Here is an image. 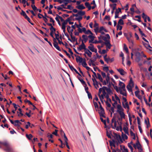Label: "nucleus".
<instances>
[{
  "instance_id": "nucleus-54",
  "label": "nucleus",
  "mask_w": 152,
  "mask_h": 152,
  "mask_svg": "<svg viewBox=\"0 0 152 152\" xmlns=\"http://www.w3.org/2000/svg\"><path fill=\"white\" fill-rule=\"evenodd\" d=\"M61 28L63 30V31L64 33H65V29H66V25L62 24Z\"/></svg>"
},
{
  "instance_id": "nucleus-18",
  "label": "nucleus",
  "mask_w": 152,
  "mask_h": 152,
  "mask_svg": "<svg viewBox=\"0 0 152 152\" xmlns=\"http://www.w3.org/2000/svg\"><path fill=\"white\" fill-rule=\"evenodd\" d=\"M120 92L121 94L123 95L126 96L127 95V94L126 93V91L125 90V89L124 88V89H122V90L120 89Z\"/></svg>"
},
{
  "instance_id": "nucleus-44",
  "label": "nucleus",
  "mask_w": 152,
  "mask_h": 152,
  "mask_svg": "<svg viewBox=\"0 0 152 152\" xmlns=\"http://www.w3.org/2000/svg\"><path fill=\"white\" fill-rule=\"evenodd\" d=\"M18 110L20 111V112L19 114H18V116L20 117L23 116V115L22 113L21 109L20 108H19Z\"/></svg>"
},
{
  "instance_id": "nucleus-39",
  "label": "nucleus",
  "mask_w": 152,
  "mask_h": 152,
  "mask_svg": "<svg viewBox=\"0 0 152 152\" xmlns=\"http://www.w3.org/2000/svg\"><path fill=\"white\" fill-rule=\"evenodd\" d=\"M85 34H93V33L89 29L87 31L86 30V32L85 33Z\"/></svg>"
},
{
  "instance_id": "nucleus-8",
  "label": "nucleus",
  "mask_w": 152,
  "mask_h": 152,
  "mask_svg": "<svg viewBox=\"0 0 152 152\" xmlns=\"http://www.w3.org/2000/svg\"><path fill=\"white\" fill-rule=\"evenodd\" d=\"M53 46H54L59 51H61V49L58 46V44L57 42L56 41V40H53Z\"/></svg>"
},
{
  "instance_id": "nucleus-24",
  "label": "nucleus",
  "mask_w": 152,
  "mask_h": 152,
  "mask_svg": "<svg viewBox=\"0 0 152 152\" xmlns=\"http://www.w3.org/2000/svg\"><path fill=\"white\" fill-rule=\"evenodd\" d=\"M119 85L120 86V87L122 88V89H124L125 88V85L121 81H120Z\"/></svg>"
},
{
  "instance_id": "nucleus-35",
  "label": "nucleus",
  "mask_w": 152,
  "mask_h": 152,
  "mask_svg": "<svg viewBox=\"0 0 152 152\" xmlns=\"http://www.w3.org/2000/svg\"><path fill=\"white\" fill-rule=\"evenodd\" d=\"M82 37L83 39V41H84L85 42H86L88 39V37H87L86 35H83L82 36Z\"/></svg>"
},
{
  "instance_id": "nucleus-61",
  "label": "nucleus",
  "mask_w": 152,
  "mask_h": 152,
  "mask_svg": "<svg viewBox=\"0 0 152 152\" xmlns=\"http://www.w3.org/2000/svg\"><path fill=\"white\" fill-rule=\"evenodd\" d=\"M61 5L60 6H58V7H57V9H58V10H61L62 11H65V10H64L63 9V7H61Z\"/></svg>"
},
{
  "instance_id": "nucleus-12",
  "label": "nucleus",
  "mask_w": 152,
  "mask_h": 152,
  "mask_svg": "<svg viewBox=\"0 0 152 152\" xmlns=\"http://www.w3.org/2000/svg\"><path fill=\"white\" fill-rule=\"evenodd\" d=\"M110 7H112V10L111 11V14H113L114 13V10L116 9V4H110Z\"/></svg>"
},
{
  "instance_id": "nucleus-30",
  "label": "nucleus",
  "mask_w": 152,
  "mask_h": 152,
  "mask_svg": "<svg viewBox=\"0 0 152 152\" xmlns=\"http://www.w3.org/2000/svg\"><path fill=\"white\" fill-rule=\"evenodd\" d=\"M118 114L120 115V116L121 118V119H123V118L125 119V115L124 114V111L121 112V113H119Z\"/></svg>"
},
{
  "instance_id": "nucleus-52",
  "label": "nucleus",
  "mask_w": 152,
  "mask_h": 152,
  "mask_svg": "<svg viewBox=\"0 0 152 152\" xmlns=\"http://www.w3.org/2000/svg\"><path fill=\"white\" fill-rule=\"evenodd\" d=\"M20 14L21 15H23V16H24L25 18L26 16H27V15H26V13H25V12L23 10H22V12Z\"/></svg>"
},
{
  "instance_id": "nucleus-4",
  "label": "nucleus",
  "mask_w": 152,
  "mask_h": 152,
  "mask_svg": "<svg viewBox=\"0 0 152 152\" xmlns=\"http://www.w3.org/2000/svg\"><path fill=\"white\" fill-rule=\"evenodd\" d=\"M86 46L83 42V41H82L81 44L79 45L78 48H77V50H78L80 51L84 49L85 51V50L86 49Z\"/></svg>"
},
{
  "instance_id": "nucleus-57",
  "label": "nucleus",
  "mask_w": 152,
  "mask_h": 152,
  "mask_svg": "<svg viewBox=\"0 0 152 152\" xmlns=\"http://www.w3.org/2000/svg\"><path fill=\"white\" fill-rule=\"evenodd\" d=\"M31 7L35 11L37 10V7L35 6L34 4H32L31 5Z\"/></svg>"
},
{
  "instance_id": "nucleus-19",
  "label": "nucleus",
  "mask_w": 152,
  "mask_h": 152,
  "mask_svg": "<svg viewBox=\"0 0 152 152\" xmlns=\"http://www.w3.org/2000/svg\"><path fill=\"white\" fill-rule=\"evenodd\" d=\"M122 105L123 107L124 108H127L128 110H129V107L127 102H122Z\"/></svg>"
},
{
  "instance_id": "nucleus-59",
  "label": "nucleus",
  "mask_w": 152,
  "mask_h": 152,
  "mask_svg": "<svg viewBox=\"0 0 152 152\" xmlns=\"http://www.w3.org/2000/svg\"><path fill=\"white\" fill-rule=\"evenodd\" d=\"M142 18L143 19H147L148 16H147L146 15H145L144 12H143L142 15Z\"/></svg>"
},
{
  "instance_id": "nucleus-34",
  "label": "nucleus",
  "mask_w": 152,
  "mask_h": 152,
  "mask_svg": "<svg viewBox=\"0 0 152 152\" xmlns=\"http://www.w3.org/2000/svg\"><path fill=\"white\" fill-rule=\"evenodd\" d=\"M98 95L99 96V97L100 100L101 102L102 103H103V99H104V97L105 96L102 94H101V95H100V94H98Z\"/></svg>"
},
{
  "instance_id": "nucleus-10",
  "label": "nucleus",
  "mask_w": 152,
  "mask_h": 152,
  "mask_svg": "<svg viewBox=\"0 0 152 152\" xmlns=\"http://www.w3.org/2000/svg\"><path fill=\"white\" fill-rule=\"evenodd\" d=\"M117 112L119 113L124 111V110L120 104H118L117 106Z\"/></svg>"
},
{
  "instance_id": "nucleus-45",
  "label": "nucleus",
  "mask_w": 152,
  "mask_h": 152,
  "mask_svg": "<svg viewBox=\"0 0 152 152\" xmlns=\"http://www.w3.org/2000/svg\"><path fill=\"white\" fill-rule=\"evenodd\" d=\"M58 15H58V14H56V18H55V19L57 21L58 24H59V25L60 26L61 25V24H60V21L59 20V17L58 16Z\"/></svg>"
},
{
  "instance_id": "nucleus-15",
  "label": "nucleus",
  "mask_w": 152,
  "mask_h": 152,
  "mask_svg": "<svg viewBox=\"0 0 152 152\" xmlns=\"http://www.w3.org/2000/svg\"><path fill=\"white\" fill-rule=\"evenodd\" d=\"M88 37L90 39L89 40V42L92 43L94 40L95 37L93 35V34H91L89 35Z\"/></svg>"
},
{
  "instance_id": "nucleus-51",
  "label": "nucleus",
  "mask_w": 152,
  "mask_h": 152,
  "mask_svg": "<svg viewBox=\"0 0 152 152\" xmlns=\"http://www.w3.org/2000/svg\"><path fill=\"white\" fill-rule=\"evenodd\" d=\"M81 32H80L79 31H78L80 33H82L83 32L84 33L86 30V29L85 27H83L82 28H81Z\"/></svg>"
},
{
  "instance_id": "nucleus-13",
  "label": "nucleus",
  "mask_w": 152,
  "mask_h": 152,
  "mask_svg": "<svg viewBox=\"0 0 152 152\" xmlns=\"http://www.w3.org/2000/svg\"><path fill=\"white\" fill-rule=\"evenodd\" d=\"M117 70L120 73V74L122 75H124L126 74V73L125 72L124 69H117Z\"/></svg>"
},
{
  "instance_id": "nucleus-7",
  "label": "nucleus",
  "mask_w": 152,
  "mask_h": 152,
  "mask_svg": "<svg viewBox=\"0 0 152 152\" xmlns=\"http://www.w3.org/2000/svg\"><path fill=\"white\" fill-rule=\"evenodd\" d=\"M92 80L93 82V84L95 86V88L97 89L98 88H99V83L98 81L96 80V79L94 77V78H92Z\"/></svg>"
},
{
  "instance_id": "nucleus-55",
  "label": "nucleus",
  "mask_w": 152,
  "mask_h": 152,
  "mask_svg": "<svg viewBox=\"0 0 152 152\" xmlns=\"http://www.w3.org/2000/svg\"><path fill=\"white\" fill-rule=\"evenodd\" d=\"M30 23L31 25H33V24L31 22V20L30 18L28 16H27L25 18Z\"/></svg>"
},
{
  "instance_id": "nucleus-33",
  "label": "nucleus",
  "mask_w": 152,
  "mask_h": 152,
  "mask_svg": "<svg viewBox=\"0 0 152 152\" xmlns=\"http://www.w3.org/2000/svg\"><path fill=\"white\" fill-rule=\"evenodd\" d=\"M78 79L80 81V82H81L82 84L83 85H85V86H86V84L85 82L80 77H78Z\"/></svg>"
},
{
  "instance_id": "nucleus-20",
  "label": "nucleus",
  "mask_w": 152,
  "mask_h": 152,
  "mask_svg": "<svg viewBox=\"0 0 152 152\" xmlns=\"http://www.w3.org/2000/svg\"><path fill=\"white\" fill-rule=\"evenodd\" d=\"M111 121L112 124L114 123V127L115 128H116L117 127V122L115 118L114 117L112 119Z\"/></svg>"
},
{
  "instance_id": "nucleus-56",
  "label": "nucleus",
  "mask_w": 152,
  "mask_h": 152,
  "mask_svg": "<svg viewBox=\"0 0 152 152\" xmlns=\"http://www.w3.org/2000/svg\"><path fill=\"white\" fill-rule=\"evenodd\" d=\"M50 30L51 32H55L56 31V29L53 27V26L50 27Z\"/></svg>"
},
{
  "instance_id": "nucleus-42",
  "label": "nucleus",
  "mask_w": 152,
  "mask_h": 152,
  "mask_svg": "<svg viewBox=\"0 0 152 152\" xmlns=\"http://www.w3.org/2000/svg\"><path fill=\"white\" fill-rule=\"evenodd\" d=\"M78 13L79 15L80 16H83L85 14V12L84 11H79L78 12Z\"/></svg>"
},
{
  "instance_id": "nucleus-22",
  "label": "nucleus",
  "mask_w": 152,
  "mask_h": 152,
  "mask_svg": "<svg viewBox=\"0 0 152 152\" xmlns=\"http://www.w3.org/2000/svg\"><path fill=\"white\" fill-rule=\"evenodd\" d=\"M76 8L79 10L84 9L85 8V7L83 4H80L76 6Z\"/></svg>"
},
{
  "instance_id": "nucleus-25",
  "label": "nucleus",
  "mask_w": 152,
  "mask_h": 152,
  "mask_svg": "<svg viewBox=\"0 0 152 152\" xmlns=\"http://www.w3.org/2000/svg\"><path fill=\"white\" fill-rule=\"evenodd\" d=\"M105 88V89L106 90H107V88L106 86H104L102 88H100L99 89V93L98 94H100L101 92L103 91V90H104Z\"/></svg>"
},
{
  "instance_id": "nucleus-23",
  "label": "nucleus",
  "mask_w": 152,
  "mask_h": 152,
  "mask_svg": "<svg viewBox=\"0 0 152 152\" xmlns=\"http://www.w3.org/2000/svg\"><path fill=\"white\" fill-rule=\"evenodd\" d=\"M95 60H92L91 59H90V61L91 63L92 64V65L94 66V70L95 71H96V70L95 69V67H94V66H95V64L94 63L95 61V60Z\"/></svg>"
},
{
  "instance_id": "nucleus-27",
  "label": "nucleus",
  "mask_w": 152,
  "mask_h": 152,
  "mask_svg": "<svg viewBox=\"0 0 152 152\" xmlns=\"http://www.w3.org/2000/svg\"><path fill=\"white\" fill-rule=\"evenodd\" d=\"M107 73V77H106V80L107 83L110 82V74L108 72Z\"/></svg>"
},
{
  "instance_id": "nucleus-41",
  "label": "nucleus",
  "mask_w": 152,
  "mask_h": 152,
  "mask_svg": "<svg viewBox=\"0 0 152 152\" xmlns=\"http://www.w3.org/2000/svg\"><path fill=\"white\" fill-rule=\"evenodd\" d=\"M69 18H68L66 20H64L62 23V24L66 25L68 23V21H69Z\"/></svg>"
},
{
  "instance_id": "nucleus-49",
  "label": "nucleus",
  "mask_w": 152,
  "mask_h": 152,
  "mask_svg": "<svg viewBox=\"0 0 152 152\" xmlns=\"http://www.w3.org/2000/svg\"><path fill=\"white\" fill-rule=\"evenodd\" d=\"M135 18H138V19L135 20H136L140 22H141V20H140L141 19V17H140V16L136 15L135 16Z\"/></svg>"
},
{
  "instance_id": "nucleus-37",
  "label": "nucleus",
  "mask_w": 152,
  "mask_h": 152,
  "mask_svg": "<svg viewBox=\"0 0 152 152\" xmlns=\"http://www.w3.org/2000/svg\"><path fill=\"white\" fill-rule=\"evenodd\" d=\"M76 27L78 28V31L81 32V28H80L82 27L81 24L80 23L79 25L76 24Z\"/></svg>"
},
{
  "instance_id": "nucleus-2",
  "label": "nucleus",
  "mask_w": 152,
  "mask_h": 152,
  "mask_svg": "<svg viewBox=\"0 0 152 152\" xmlns=\"http://www.w3.org/2000/svg\"><path fill=\"white\" fill-rule=\"evenodd\" d=\"M134 86V82L132 80V77L130 79V81L128 85L127 86L126 88L130 92H132V88Z\"/></svg>"
},
{
  "instance_id": "nucleus-47",
  "label": "nucleus",
  "mask_w": 152,
  "mask_h": 152,
  "mask_svg": "<svg viewBox=\"0 0 152 152\" xmlns=\"http://www.w3.org/2000/svg\"><path fill=\"white\" fill-rule=\"evenodd\" d=\"M26 137L29 140H31V138L33 137L32 135L31 134H30L29 135L26 134Z\"/></svg>"
},
{
  "instance_id": "nucleus-28",
  "label": "nucleus",
  "mask_w": 152,
  "mask_h": 152,
  "mask_svg": "<svg viewBox=\"0 0 152 152\" xmlns=\"http://www.w3.org/2000/svg\"><path fill=\"white\" fill-rule=\"evenodd\" d=\"M98 79L101 81V82H103V79L102 78L100 74L99 73H97V76L96 77Z\"/></svg>"
},
{
  "instance_id": "nucleus-32",
  "label": "nucleus",
  "mask_w": 152,
  "mask_h": 152,
  "mask_svg": "<svg viewBox=\"0 0 152 152\" xmlns=\"http://www.w3.org/2000/svg\"><path fill=\"white\" fill-rule=\"evenodd\" d=\"M61 133H63L64 134V140L65 141V144L68 143L67 141L68 140V139L67 137L66 136V135H65V133L62 130L61 131Z\"/></svg>"
},
{
  "instance_id": "nucleus-63",
  "label": "nucleus",
  "mask_w": 152,
  "mask_h": 152,
  "mask_svg": "<svg viewBox=\"0 0 152 152\" xmlns=\"http://www.w3.org/2000/svg\"><path fill=\"white\" fill-rule=\"evenodd\" d=\"M124 50L127 53H128V49L127 47H126V45L125 44H124Z\"/></svg>"
},
{
  "instance_id": "nucleus-26",
  "label": "nucleus",
  "mask_w": 152,
  "mask_h": 152,
  "mask_svg": "<svg viewBox=\"0 0 152 152\" xmlns=\"http://www.w3.org/2000/svg\"><path fill=\"white\" fill-rule=\"evenodd\" d=\"M107 55H105L104 56V61L107 63L110 62V58L109 57H107Z\"/></svg>"
},
{
  "instance_id": "nucleus-21",
  "label": "nucleus",
  "mask_w": 152,
  "mask_h": 152,
  "mask_svg": "<svg viewBox=\"0 0 152 152\" xmlns=\"http://www.w3.org/2000/svg\"><path fill=\"white\" fill-rule=\"evenodd\" d=\"M123 130L126 134L129 135L128 132V128L127 126H125L123 128Z\"/></svg>"
},
{
  "instance_id": "nucleus-53",
  "label": "nucleus",
  "mask_w": 152,
  "mask_h": 152,
  "mask_svg": "<svg viewBox=\"0 0 152 152\" xmlns=\"http://www.w3.org/2000/svg\"><path fill=\"white\" fill-rule=\"evenodd\" d=\"M64 34L68 38V39L70 42H72V40L71 39H70L69 38V36L68 34H67L65 32V33H64Z\"/></svg>"
},
{
  "instance_id": "nucleus-16",
  "label": "nucleus",
  "mask_w": 152,
  "mask_h": 152,
  "mask_svg": "<svg viewBox=\"0 0 152 152\" xmlns=\"http://www.w3.org/2000/svg\"><path fill=\"white\" fill-rule=\"evenodd\" d=\"M99 111H100L99 113L100 115L104 117V116L103 115V114L104 113V110L102 105L99 106Z\"/></svg>"
},
{
  "instance_id": "nucleus-31",
  "label": "nucleus",
  "mask_w": 152,
  "mask_h": 152,
  "mask_svg": "<svg viewBox=\"0 0 152 152\" xmlns=\"http://www.w3.org/2000/svg\"><path fill=\"white\" fill-rule=\"evenodd\" d=\"M147 120L145 119V123L147 125V127L148 128L150 126V123L149 122V119L148 118H147Z\"/></svg>"
},
{
  "instance_id": "nucleus-58",
  "label": "nucleus",
  "mask_w": 152,
  "mask_h": 152,
  "mask_svg": "<svg viewBox=\"0 0 152 152\" xmlns=\"http://www.w3.org/2000/svg\"><path fill=\"white\" fill-rule=\"evenodd\" d=\"M24 102L25 103H28L29 104L33 105V104L29 100L26 99L24 100Z\"/></svg>"
},
{
  "instance_id": "nucleus-38",
  "label": "nucleus",
  "mask_w": 152,
  "mask_h": 152,
  "mask_svg": "<svg viewBox=\"0 0 152 152\" xmlns=\"http://www.w3.org/2000/svg\"><path fill=\"white\" fill-rule=\"evenodd\" d=\"M130 135L132 139L135 140L136 139L135 134L132 131H130Z\"/></svg>"
},
{
  "instance_id": "nucleus-43",
  "label": "nucleus",
  "mask_w": 152,
  "mask_h": 152,
  "mask_svg": "<svg viewBox=\"0 0 152 152\" xmlns=\"http://www.w3.org/2000/svg\"><path fill=\"white\" fill-rule=\"evenodd\" d=\"M19 121L18 120H16L14 121V125L15 126H19L18 124H19Z\"/></svg>"
},
{
  "instance_id": "nucleus-9",
  "label": "nucleus",
  "mask_w": 152,
  "mask_h": 152,
  "mask_svg": "<svg viewBox=\"0 0 152 152\" xmlns=\"http://www.w3.org/2000/svg\"><path fill=\"white\" fill-rule=\"evenodd\" d=\"M136 55L137 57L136 58V61L138 62H140L141 60V55L139 52H137L136 53Z\"/></svg>"
},
{
  "instance_id": "nucleus-62",
  "label": "nucleus",
  "mask_w": 152,
  "mask_h": 152,
  "mask_svg": "<svg viewBox=\"0 0 152 152\" xmlns=\"http://www.w3.org/2000/svg\"><path fill=\"white\" fill-rule=\"evenodd\" d=\"M128 41L129 42L130 45L132 46L134 44L133 41L131 39L130 40H129Z\"/></svg>"
},
{
  "instance_id": "nucleus-46",
  "label": "nucleus",
  "mask_w": 152,
  "mask_h": 152,
  "mask_svg": "<svg viewBox=\"0 0 152 152\" xmlns=\"http://www.w3.org/2000/svg\"><path fill=\"white\" fill-rule=\"evenodd\" d=\"M103 70L106 72H108L109 70L108 66H104L103 67Z\"/></svg>"
},
{
  "instance_id": "nucleus-3",
  "label": "nucleus",
  "mask_w": 152,
  "mask_h": 152,
  "mask_svg": "<svg viewBox=\"0 0 152 152\" xmlns=\"http://www.w3.org/2000/svg\"><path fill=\"white\" fill-rule=\"evenodd\" d=\"M134 148L136 149L137 148L139 152H142V148L141 145L140 144L138 140H137L135 144H134L133 145Z\"/></svg>"
},
{
  "instance_id": "nucleus-29",
  "label": "nucleus",
  "mask_w": 152,
  "mask_h": 152,
  "mask_svg": "<svg viewBox=\"0 0 152 152\" xmlns=\"http://www.w3.org/2000/svg\"><path fill=\"white\" fill-rule=\"evenodd\" d=\"M126 134H124L123 132H122L121 136L123 139L124 140H126L128 139V137Z\"/></svg>"
},
{
  "instance_id": "nucleus-1",
  "label": "nucleus",
  "mask_w": 152,
  "mask_h": 152,
  "mask_svg": "<svg viewBox=\"0 0 152 152\" xmlns=\"http://www.w3.org/2000/svg\"><path fill=\"white\" fill-rule=\"evenodd\" d=\"M0 143L5 147L4 150L6 152H12L13 151V149L7 142L5 141L3 142H0Z\"/></svg>"
},
{
  "instance_id": "nucleus-6",
  "label": "nucleus",
  "mask_w": 152,
  "mask_h": 152,
  "mask_svg": "<svg viewBox=\"0 0 152 152\" xmlns=\"http://www.w3.org/2000/svg\"><path fill=\"white\" fill-rule=\"evenodd\" d=\"M63 1L64 4H63L61 5V6L63 8L66 9V7L65 6L68 3H70L71 1V0H62Z\"/></svg>"
},
{
  "instance_id": "nucleus-64",
  "label": "nucleus",
  "mask_w": 152,
  "mask_h": 152,
  "mask_svg": "<svg viewBox=\"0 0 152 152\" xmlns=\"http://www.w3.org/2000/svg\"><path fill=\"white\" fill-rule=\"evenodd\" d=\"M82 17L81 16H79L78 17L76 18H75V20H77L78 21H80V20H82Z\"/></svg>"
},
{
  "instance_id": "nucleus-14",
  "label": "nucleus",
  "mask_w": 152,
  "mask_h": 152,
  "mask_svg": "<svg viewBox=\"0 0 152 152\" xmlns=\"http://www.w3.org/2000/svg\"><path fill=\"white\" fill-rule=\"evenodd\" d=\"M84 52L85 53L87 54L89 57H91L92 53L90 51L89 49H88L86 48V49L85 50Z\"/></svg>"
},
{
  "instance_id": "nucleus-5",
  "label": "nucleus",
  "mask_w": 152,
  "mask_h": 152,
  "mask_svg": "<svg viewBox=\"0 0 152 152\" xmlns=\"http://www.w3.org/2000/svg\"><path fill=\"white\" fill-rule=\"evenodd\" d=\"M88 48L92 52L96 53L97 49L94 47V45L92 44H90Z\"/></svg>"
},
{
  "instance_id": "nucleus-50",
  "label": "nucleus",
  "mask_w": 152,
  "mask_h": 152,
  "mask_svg": "<svg viewBox=\"0 0 152 152\" xmlns=\"http://www.w3.org/2000/svg\"><path fill=\"white\" fill-rule=\"evenodd\" d=\"M72 39V42H75V41H77V39H76L75 37L74 36H72L71 37Z\"/></svg>"
},
{
  "instance_id": "nucleus-36",
  "label": "nucleus",
  "mask_w": 152,
  "mask_h": 152,
  "mask_svg": "<svg viewBox=\"0 0 152 152\" xmlns=\"http://www.w3.org/2000/svg\"><path fill=\"white\" fill-rule=\"evenodd\" d=\"M124 24V23L123 20H122V19H120L118 23V26H119V25H123Z\"/></svg>"
},
{
  "instance_id": "nucleus-40",
  "label": "nucleus",
  "mask_w": 152,
  "mask_h": 152,
  "mask_svg": "<svg viewBox=\"0 0 152 152\" xmlns=\"http://www.w3.org/2000/svg\"><path fill=\"white\" fill-rule=\"evenodd\" d=\"M81 64L83 67H85L86 66L87 64L86 63L85 59H84L83 61L81 63Z\"/></svg>"
},
{
  "instance_id": "nucleus-17",
  "label": "nucleus",
  "mask_w": 152,
  "mask_h": 152,
  "mask_svg": "<svg viewBox=\"0 0 152 152\" xmlns=\"http://www.w3.org/2000/svg\"><path fill=\"white\" fill-rule=\"evenodd\" d=\"M76 60L77 62L81 63L83 61L84 59L78 56L76 58Z\"/></svg>"
},
{
  "instance_id": "nucleus-11",
  "label": "nucleus",
  "mask_w": 152,
  "mask_h": 152,
  "mask_svg": "<svg viewBox=\"0 0 152 152\" xmlns=\"http://www.w3.org/2000/svg\"><path fill=\"white\" fill-rule=\"evenodd\" d=\"M104 44L105 45L106 48H107L109 49H110V48L111 45L110 43V42L109 40H106Z\"/></svg>"
},
{
  "instance_id": "nucleus-60",
  "label": "nucleus",
  "mask_w": 152,
  "mask_h": 152,
  "mask_svg": "<svg viewBox=\"0 0 152 152\" xmlns=\"http://www.w3.org/2000/svg\"><path fill=\"white\" fill-rule=\"evenodd\" d=\"M143 45H144V46L147 48H151V47H150V45L148 44H146V43H144V42H143Z\"/></svg>"
},
{
  "instance_id": "nucleus-48",
  "label": "nucleus",
  "mask_w": 152,
  "mask_h": 152,
  "mask_svg": "<svg viewBox=\"0 0 152 152\" xmlns=\"http://www.w3.org/2000/svg\"><path fill=\"white\" fill-rule=\"evenodd\" d=\"M138 30L140 33V34L142 37L144 36L145 37H146V36L145 35V34L144 33H143V32L141 30V29L140 28H139Z\"/></svg>"
}]
</instances>
